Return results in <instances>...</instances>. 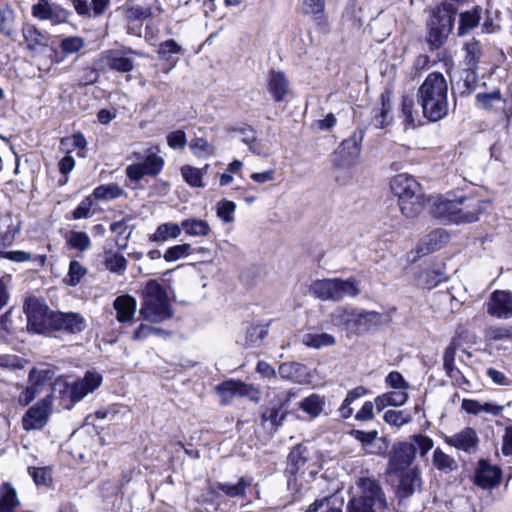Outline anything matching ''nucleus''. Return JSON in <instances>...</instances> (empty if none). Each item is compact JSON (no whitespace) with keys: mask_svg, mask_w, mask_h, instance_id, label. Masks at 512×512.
<instances>
[{"mask_svg":"<svg viewBox=\"0 0 512 512\" xmlns=\"http://www.w3.org/2000/svg\"><path fill=\"white\" fill-rule=\"evenodd\" d=\"M489 205L488 201L466 196L455 199L438 197L433 200L430 212L443 223L465 224L478 221Z\"/></svg>","mask_w":512,"mask_h":512,"instance_id":"1","label":"nucleus"},{"mask_svg":"<svg viewBox=\"0 0 512 512\" xmlns=\"http://www.w3.org/2000/svg\"><path fill=\"white\" fill-rule=\"evenodd\" d=\"M416 98L423 116L430 122L440 121L448 115V83L442 73H429L419 86Z\"/></svg>","mask_w":512,"mask_h":512,"instance_id":"2","label":"nucleus"},{"mask_svg":"<svg viewBox=\"0 0 512 512\" xmlns=\"http://www.w3.org/2000/svg\"><path fill=\"white\" fill-rule=\"evenodd\" d=\"M331 323L348 336L361 335L380 326L383 315L351 306H338L330 315Z\"/></svg>","mask_w":512,"mask_h":512,"instance_id":"3","label":"nucleus"},{"mask_svg":"<svg viewBox=\"0 0 512 512\" xmlns=\"http://www.w3.org/2000/svg\"><path fill=\"white\" fill-rule=\"evenodd\" d=\"M391 191L398 199L403 216L412 219L424 209L425 194L420 183L411 175L398 174L390 182Z\"/></svg>","mask_w":512,"mask_h":512,"instance_id":"4","label":"nucleus"},{"mask_svg":"<svg viewBox=\"0 0 512 512\" xmlns=\"http://www.w3.org/2000/svg\"><path fill=\"white\" fill-rule=\"evenodd\" d=\"M356 486L359 494L349 500L346 512H383L386 509V497L376 479L359 477Z\"/></svg>","mask_w":512,"mask_h":512,"instance_id":"5","label":"nucleus"},{"mask_svg":"<svg viewBox=\"0 0 512 512\" xmlns=\"http://www.w3.org/2000/svg\"><path fill=\"white\" fill-rule=\"evenodd\" d=\"M140 314L153 323L163 322L173 315L167 293L156 280H149L142 291Z\"/></svg>","mask_w":512,"mask_h":512,"instance_id":"6","label":"nucleus"},{"mask_svg":"<svg viewBox=\"0 0 512 512\" xmlns=\"http://www.w3.org/2000/svg\"><path fill=\"white\" fill-rule=\"evenodd\" d=\"M455 16L452 6L447 3L440 4L432 11L427 34L430 50H436L446 42L453 29Z\"/></svg>","mask_w":512,"mask_h":512,"instance_id":"7","label":"nucleus"},{"mask_svg":"<svg viewBox=\"0 0 512 512\" xmlns=\"http://www.w3.org/2000/svg\"><path fill=\"white\" fill-rule=\"evenodd\" d=\"M291 396L289 391L269 389L266 393L267 404L261 407V424L273 431L282 427L288 415L286 406Z\"/></svg>","mask_w":512,"mask_h":512,"instance_id":"8","label":"nucleus"},{"mask_svg":"<svg viewBox=\"0 0 512 512\" xmlns=\"http://www.w3.org/2000/svg\"><path fill=\"white\" fill-rule=\"evenodd\" d=\"M313 295L323 301H340L345 297H355L360 293L358 282L354 279H321L311 285Z\"/></svg>","mask_w":512,"mask_h":512,"instance_id":"9","label":"nucleus"},{"mask_svg":"<svg viewBox=\"0 0 512 512\" xmlns=\"http://www.w3.org/2000/svg\"><path fill=\"white\" fill-rule=\"evenodd\" d=\"M309 458V450L304 445L295 446L288 455V463L286 473L288 476L287 487L294 493L293 500L297 501L302 498L307 487H303L302 476L304 471H301Z\"/></svg>","mask_w":512,"mask_h":512,"instance_id":"10","label":"nucleus"},{"mask_svg":"<svg viewBox=\"0 0 512 512\" xmlns=\"http://www.w3.org/2000/svg\"><path fill=\"white\" fill-rule=\"evenodd\" d=\"M27 316V328L38 334H46L52 328V316L55 313L50 311L45 302L41 299L30 297L23 306Z\"/></svg>","mask_w":512,"mask_h":512,"instance_id":"11","label":"nucleus"},{"mask_svg":"<svg viewBox=\"0 0 512 512\" xmlns=\"http://www.w3.org/2000/svg\"><path fill=\"white\" fill-rule=\"evenodd\" d=\"M129 54L142 56L141 53L131 48L125 50H105L102 51L95 60V66H97L101 72L114 70L119 73H129L134 69V61L128 57Z\"/></svg>","mask_w":512,"mask_h":512,"instance_id":"12","label":"nucleus"},{"mask_svg":"<svg viewBox=\"0 0 512 512\" xmlns=\"http://www.w3.org/2000/svg\"><path fill=\"white\" fill-rule=\"evenodd\" d=\"M31 14L40 21H50L52 25L68 23L72 12L52 0H38L31 7Z\"/></svg>","mask_w":512,"mask_h":512,"instance_id":"13","label":"nucleus"},{"mask_svg":"<svg viewBox=\"0 0 512 512\" xmlns=\"http://www.w3.org/2000/svg\"><path fill=\"white\" fill-rule=\"evenodd\" d=\"M416 457V447L412 443L401 442L392 447L389 454L387 473L398 475L400 472L410 469Z\"/></svg>","mask_w":512,"mask_h":512,"instance_id":"14","label":"nucleus"},{"mask_svg":"<svg viewBox=\"0 0 512 512\" xmlns=\"http://www.w3.org/2000/svg\"><path fill=\"white\" fill-rule=\"evenodd\" d=\"M53 399L47 395L30 407L22 417V427L26 431L42 429L49 420Z\"/></svg>","mask_w":512,"mask_h":512,"instance_id":"15","label":"nucleus"},{"mask_svg":"<svg viewBox=\"0 0 512 512\" xmlns=\"http://www.w3.org/2000/svg\"><path fill=\"white\" fill-rule=\"evenodd\" d=\"M164 159L155 153L148 154L142 162L126 168V175L132 181H140L144 176H157L163 169Z\"/></svg>","mask_w":512,"mask_h":512,"instance_id":"16","label":"nucleus"},{"mask_svg":"<svg viewBox=\"0 0 512 512\" xmlns=\"http://www.w3.org/2000/svg\"><path fill=\"white\" fill-rule=\"evenodd\" d=\"M216 390L221 396V402L224 405L229 404L235 396H246L252 401H259V392L252 385L241 381H225L219 384Z\"/></svg>","mask_w":512,"mask_h":512,"instance_id":"17","label":"nucleus"},{"mask_svg":"<svg viewBox=\"0 0 512 512\" xmlns=\"http://www.w3.org/2000/svg\"><path fill=\"white\" fill-rule=\"evenodd\" d=\"M363 138L364 131L357 129L347 139L342 141L336 154L341 157V164L343 166H350L356 163L360 156Z\"/></svg>","mask_w":512,"mask_h":512,"instance_id":"18","label":"nucleus"},{"mask_svg":"<svg viewBox=\"0 0 512 512\" xmlns=\"http://www.w3.org/2000/svg\"><path fill=\"white\" fill-rule=\"evenodd\" d=\"M487 313L498 319L512 317V293L506 290H495L487 303Z\"/></svg>","mask_w":512,"mask_h":512,"instance_id":"19","label":"nucleus"},{"mask_svg":"<svg viewBox=\"0 0 512 512\" xmlns=\"http://www.w3.org/2000/svg\"><path fill=\"white\" fill-rule=\"evenodd\" d=\"M52 323L51 330H61L71 334L80 333L86 328L84 317L75 312H55L52 316Z\"/></svg>","mask_w":512,"mask_h":512,"instance_id":"20","label":"nucleus"},{"mask_svg":"<svg viewBox=\"0 0 512 512\" xmlns=\"http://www.w3.org/2000/svg\"><path fill=\"white\" fill-rule=\"evenodd\" d=\"M102 382V376L96 372H87L82 379L73 382L69 388L72 402H79L96 390Z\"/></svg>","mask_w":512,"mask_h":512,"instance_id":"21","label":"nucleus"},{"mask_svg":"<svg viewBox=\"0 0 512 512\" xmlns=\"http://www.w3.org/2000/svg\"><path fill=\"white\" fill-rule=\"evenodd\" d=\"M501 476L500 468L486 460H480L475 473V484L483 489H490L500 483Z\"/></svg>","mask_w":512,"mask_h":512,"instance_id":"22","label":"nucleus"},{"mask_svg":"<svg viewBox=\"0 0 512 512\" xmlns=\"http://www.w3.org/2000/svg\"><path fill=\"white\" fill-rule=\"evenodd\" d=\"M445 442L458 450L473 453L477 449L479 438L473 428L466 427L452 436H446Z\"/></svg>","mask_w":512,"mask_h":512,"instance_id":"23","label":"nucleus"},{"mask_svg":"<svg viewBox=\"0 0 512 512\" xmlns=\"http://www.w3.org/2000/svg\"><path fill=\"white\" fill-rule=\"evenodd\" d=\"M397 476L399 477L397 494L400 499L410 497L421 487L422 481L420 471L417 467L400 472Z\"/></svg>","mask_w":512,"mask_h":512,"instance_id":"24","label":"nucleus"},{"mask_svg":"<svg viewBox=\"0 0 512 512\" xmlns=\"http://www.w3.org/2000/svg\"><path fill=\"white\" fill-rule=\"evenodd\" d=\"M268 90L275 102L285 101L290 94V85L283 72L271 71Z\"/></svg>","mask_w":512,"mask_h":512,"instance_id":"25","label":"nucleus"},{"mask_svg":"<svg viewBox=\"0 0 512 512\" xmlns=\"http://www.w3.org/2000/svg\"><path fill=\"white\" fill-rule=\"evenodd\" d=\"M113 307L116 310V318L119 322H130L134 318L137 301L130 295H121L114 300Z\"/></svg>","mask_w":512,"mask_h":512,"instance_id":"26","label":"nucleus"},{"mask_svg":"<svg viewBox=\"0 0 512 512\" xmlns=\"http://www.w3.org/2000/svg\"><path fill=\"white\" fill-rule=\"evenodd\" d=\"M326 400L316 393L310 394L298 403L299 409L306 413L311 419H315L324 411Z\"/></svg>","mask_w":512,"mask_h":512,"instance_id":"27","label":"nucleus"},{"mask_svg":"<svg viewBox=\"0 0 512 512\" xmlns=\"http://www.w3.org/2000/svg\"><path fill=\"white\" fill-rule=\"evenodd\" d=\"M182 231L191 237H206L211 233V227L206 220L196 217L186 218L181 221Z\"/></svg>","mask_w":512,"mask_h":512,"instance_id":"28","label":"nucleus"},{"mask_svg":"<svg viewBox=\"0 0 512 512\" xmlns=\"http://www.w3.org/2000/svg\"><path fill=\"white\" fill-rule=\"evenodd\" d=\"M22 35L27 49L30 51H35L40 46H46L47 37L32 24L23 25Z\"/></svg>","mask_w":512,"mask_h":512,"instance_id":"29","label":"nucleus"},{"mask_svg":"<svg viewBox=\"0 0 512 512\" xmlns=\"http://www.w3.org/2000/svg\"><path fill=\"white\" fill-rule=\"evenodd\" d=\"M181 232V223H163L160 224L155 232L149 236V240L152 242H165L169 239L178 238L181 235Z\"/></svg>","mask_w":512,"mask_h":512,"instance_id":"30","label":"nucleus"},{"mask_svg":"<svg viewBox=\"0 0 512 512\" xmlns=\"http://www.w3.org/2000/svg\"><path fill=\"white\" fill-rule=\"evenodd\" d=\"M477 105L487 111H496L503 107L504 100L499 89L489 93H478L476 95Z\"/></svg>","mask_w":512,"mask_h":512,"instance_id":"31","label":"nucleus"},{"mask_svg":"<svg viewBox=\"0 0 512 512\" xmlns=\"http://www.w3.org/2000/svg\"><path fill=\"white\" fill-rule=\"evenodd\" d=\"M207 168V164L202 169L196 168L191 165H184L181 167L180 172L183 179L189 186L194 188H203L205 186L203 177L204 174L206 173Z\"/></svg>","mask_w":512,"mask_h":512,"instance_id":"32","label":"nucleus"},{"mask_svg":"<svg viewBox=\"0 0 512 512\" xmlns=\"http://www.w3.org/2000/svg\"><path fill=\"white\" fill-rule=\"evenodd\" d=\"M301 342L309 348L320 349L333 346L336 339L328 333H306L302 336Z\"/></svg>","mask_w":512,"mask_h":512,"instance_id":"33","label":"nucleus"},{"mask_svg":"<svg viewBox=\"0 0 512 512\" xmlns=\"http://www.w3.org/2000/svg\"><path fill=\"white\" fill-rule=\"evenodd\" d=\"M19 505L16 490L8 483L0 487V512H14Z\"/></svg>","mask_w":512,"mask_h":512,"instance_id":"34","label":"nucleus"},{"mask_svg":"<svg viewBox=\"0 0 512 512\" xmlns=\"http://www.w3.org/2000/svg\"><path fill=\"white\" fill-rule=\"evenodd\" d=\"M268 334V325H251L246 329L242 345L245 347L259 346Z\"/></svg>","mask_w":512,"mask_h":512,"instance_id":"35","label":"nucleus"},{"mask_svg":"<svg viewBox=\"0 0 512 512\" xmlns=\"http://www.w3.org/2000/svg\"><path fill=\"white\" fill-rule=\"evenodd\" d=\"M252 485V479L241 477L236 484L218 483L217 488L230 498L244 497L246 489Z\"/></svg>","mask_w":512,"mask_h":512,"instance_id":"36","label":"nucleus"},{"mask_svg":"<svg viewBox=\"0 0 512 512\" xmlns=\"http://www.w3.org/2000/svg\"><path fill=\"white\" fill-rule=\"evenodd\" d=\"M302 7L304 13L311 15L318 25L326 24L325 0H304Z\"/></svg>","mask_w":512,"mask_h":512,"instance_id":"37","label":"nucleus"},{"mask_svg":"<svg viewBox=\"0 0 512 512\" xmlns=\"http://www.w3.org/2000/svg\"><path fill=\"white\" fill-rule=\"evenodd\" d=\"M432 462L436 469L444 473H449L457 469L455 459L444 453L440 448L434 450Z\"/></svg>","mask_w":512,"mask_h":512,"instance_id":"38","label":"nucleus"},{"mask_svg":"<svg viewBox=\"0 0 512 512\" xmlns=\"http://www.w3.org/2000/svg\"><path fill=\"white\" fill-rule=\"evenodd\" d=\"M306 370V366L297 362L283 363L278 368V372L282 378L293 381H300Z\"/></svg>","mask_w":512,"mask_h":512,"instance_id":"39","label":"nucleus"},{"mask_svg":"<svg viewBox=\"0 0 512 512\" xmlns=\"http://www.w3.org/2000/svg\"><path fill=\"white\" fill-rule=\"evenodd\" d=\"M104 265L110 272L123 275L127 268V260L122 254L108 252L105 254Z\"/></svg>","mask_w":512,"mask_h":512,"instance_id":"40","label":"nucleus"},{"mask_svg":"<svg viewBox=\"0 0 512 512\" xmlns=\"http://www.w3.org/2000/svg\"><path fill=\"white\" fill-rule=\"evenodd\" d=\"M123 193V190L118 184L111 183L107 185H100L96 187L92 193L93 200H112L118 198Z\"/></svg>","mask_w":512,"mask_h":512,"instance_id":"41","label":"nucleus"},{"mask_svg":"<svg viewBox=\"0 0 512 512\" xmlns=\"http://www.w3.org/2000/svg\"><path fill=\"white\" fill-rule=\"evenodd\" d=\"M15 31V12L9 6L0 8V32L11 36Z\"/></svg>","mask_w":512,"mask_h":512,"instance_id":"42","label":"nucleus"},{"mask_svg":"<svg viewBox=\"0 0 512 512\" xmlns=\"http://www.w3.org/2000/svg\"><path fill=\"white\" fill-rule=\"evenodd\" d=\"M383 420L390 426L402 427L412 421V416L405 410H387L383 415Z\"/></svg>","mask_w":512,"mask_h":512,"instance_id":"43","label":"nucleus"},{"mask_svg":"<svg viewBox=\"0 0 512 512\" xmlns=\"http://www.w3.org/2000/svg\"><path fill=\"white\" fill-rule=\"evenodd\" d=\"M351 435L358 440L368 454H376L378 451L372 448L375 440L378 438V432L376 430L365 432L361 430H352Z\"/></svg>","mask_w":512,"mask_h":512,"instance_id":"44","label":"nucleus"},{"mask_svg":"<svg viewBox=\"0 0 512 512\" xmlns=\"http://www.w3.org/2000/svg\"><path fill=\"white\" fill-rule=\"evenodd\" d=\"M484 336L488 341L512 340V326H489Z\"/></svg>","mask_w":512,"mask_h":512,"instance_id":"45","label":"nucleus"},{"mask_svg":"<svg viewBox=\"0 0 512 512\" xmlns=\"http://www.w3.org/2000/svg\"><path fill=\"white\" fill-rule=\"evenodd\" d=\"M85 47V40L80 36H68L61 40L60 49L65 55L75 54Z\"/></svg>","mask_w":512,"mask_h":512,"instance_id":"46","label":"nucleus"},{"mask_svg":"<svg viewBox=\"0 0 512 512\" xmlns=\"http://www.w3.org/2000/svg\"><path fill=\"white\" fill-rule=\"evenodd\" d=\"M87 269L76 260H72L69 265V271L65 278L68 285L76 286L86 275Z\"/></svg>","mask_w":512,"mask_h":512,"instance_id":"47","label":"nucleus"},{"mask_svg":"<svg viewBox=\"0 0 512 512\" xmlns=\"http://www.w3.org/2000/svg\"><path fill=\"white\" fill-rule=\"evenodd\" d=\"M67 243L71 248L77 249L79 251H85L91 246L89 235L85 232L79 231H72L67 240Z\"/></svg>","mask_w":512,"mask_h":512,"instance_id":"48","label":"nucleus"},{"mask_svg":"<svg viewBox=\"0 0 512 512\" xmlns=\"http://www.w3.org/2000/svg\"><path fill=\"white\" fill-rule=\"evenodd\" d=\"M191 245L188 243L178 244L169 247L164 253L166 262H174L190 254Z\"/></svg>","mask_w":512,"mask_h":512,"instance_id":"49","label":"nucleus"},{"mask_svg":"<svg viewBox=\"0 0 512 512\" xmlns=\"http://www.w3.org/2000/svg\"><path fill=\"white\" fill-rule=\"evenodd\" d=\"M236 204L230 200L222 199L217 204V216L224 222L230 223L234 219Z\"/></svg>","mask_w":512,"mask_h":512,"instance_id":"50","label":"nucleus"},{"mask_svg":"<svg viewBox=\"0 0 512 512\" xmlns=\"http://www.w3.org/2000/svg\"><path fill=\"white\" fill-rule=\"evenodd\" d=\"M455 354H456V346L454 343H451L446 347L443 355V367L446 373L450 377H454L455 372H459L458 368L455 366Z\"/></svg>","mask_w":512,"mask_h":512,"instance_id":"51","label":"nucleus"},{"mask_svg":"<svg viewBox=\"0 0 512 512\" xmlns=\"http://www.w3.org/2000/svg\"><path fill=\"white\" fill-rule=\"evenodd\" d=\"M479 23V16L476 12L467 11L460 15V24L458 34L463 35L467 31L476 27Z\"/></svg>","mask_w":512,"mask_h":512,"instance_id":"52","label":"nucleus"},{"mask_svg":"<svg viewBox=\"0 0 512 512\" xmlns=\"http://www.w3.org/2000/svg\"><path fill=\"white\" fill-rule=\"evenodd\" d=\"M466 52H467V59H468V65L471 68H476L477 63L479 62L481 56H482V47L478 41H471L466 44Z\"/></svg>","mask_w":512,"mask_h":512,"instance_id":"53","label":"nucleus"},{"mask_svg":"<svg viewBox=\"0 0 512 512\" xmlns=\"http://www.w3.org/2000/svg\"><path fill=\"white\" fill-rule=\"evenodd\" d=\"M53 375V371L49 369L38 370L36 368H33L29 372L28 383H34L41 389L44 382L47 380H51L53 378Z\"/></svg>","mask_w":512,"mask_h":512,"instance_id":"54","label":"nucleus"},{"mask_svg":"<svg viewBox=\"0 0 512 512\" xmlns=\"http://www.w3.org/2000/svg\"><path fill=\"white\" fill-rule=\"evenodd\" d=\"M93 205V198L92 196H88L84 198L79 205L74 209L72 216L73 219L79 220V219H86L91 216L90 210Z\"/></svg>","mask_w":512,"mask_h":512,"instance_id":"55","label":"nucleus"},{"mask_svg":"<svg viewBox=\"0 0 512 512\" xmlns=\"http://www.w3.org/2000/svg\"><path fill=\"white\" fill-rule=\"evenodd\" d=\"M40 392L41 390L37 385L29 383V385L18 396L19 405H29Z\"/></svg>","mask_w":512,"mask_h":512,"instance_id":"56","label":"nucleus"},{"mask_svg":"<svg viewBox=\"0 0 512 512\" xmlns=\"http://www.w3.org/2000/svg\"><path fill=\"white\" fill-rule=\"evenodd\" d=\"M25 360L11 354H0V367L6 369H22L24 368Z\"/></svg>","mask_w":512,"mask_h":512,"instance_id":"57","label":"nucleus"},{"mask_svg":"<svg viewBox=\"0 0 512 512\" xmlns=\"http://www.w3.org/2000/svg\"><path fill=\"white\" fill-rule=\"evenodd\" d=\"M190 148L196 156L214 154V147L203 138H196L191 143Z\"/></svg>","mask_w":512,"mask_h":512,"instance_id":"58","label":"nucleus"},{"mask_svg":"<svg viewBox=\"0 0 512 512\" xmlns=\"http://www.w3.org/2000/svg\"><path fill=\"white\" fill-rule=\"evenodd\" d=\"M389 111H390V105L389 103L385 102L384 99H382V105L379 111H376V114L373 118V124L376 128H383L385 127L389 122Z\"/></svg>","mask_w":512,"mask_h":512,"instance_id":"59","label":"nucleus"},{"mask_svg":"<svg viewBox=\"0 0 512 512\" xmlns=\"http://www.w3.org/2000/svg\"><path fill=\"white\" fill-rule=\"evenodd\" d=\"M386 383L395 390H407L409 388L408 382L397 371H392L387 375Z\"/></svg>","mask_w":512,"mask_h":512,"instance_id":"60","label":"nucleus"},{"mask_svg":"<svg viewBox=\"0 0 512 512\" xmlns=\"http://www.w3.org/2000/svg\"><path fill=\"white\" fill-rule=\"evenodd\" d=\"M233 132L241 136V141L244 144H253L257 140L255 130L249 125L233 128Z\"/></svg>","mask_w":512,"mask_h":512,"instance_id":"61","label":"nucleus"},{"mask_svg":"<svg viewBox=\"0 0 512 512\" xmlns=\"http://www.w3.org/2000/svg\"><path fill=\"white\" fill-rule=\"evenodd\" d=\"M167 142L173 149H182L186 145V135L182 130L173 131L168 134Z\"/></svg>","mask_w":512,"mask_h":512,"instance_id":"62","label":"nucleus"},{"mask_svg":"<svg viewBox=\"0 0 512 512\" xmlns=\"http://www.w3.org/2000/svg\"><path fill=\"white\" fill-rule=\"evenodd\" d=\"M414 445L416 450L420 451V454L424 456L430 449L433 447V440L425 435H414L413 436Z\"/></svg>","mask_w":512,"mask_h":512,"instance_id":"63","label":"nucleus"},{"mask_svg":"<svg viewBox=\"0 0 512 512\" xmlns=\"http://www.w3.org/2000/svg\"><path fill=\"white\" fill-rule=\"evenodd\" d=\"M374 404L371 401H366L361 409L356 413L355 419L361 422H367L374 419Z\"/></svg>","mask_w":512,"mask_h":512,"instance_id":"64","label":"nucleus"}]
</instances>
